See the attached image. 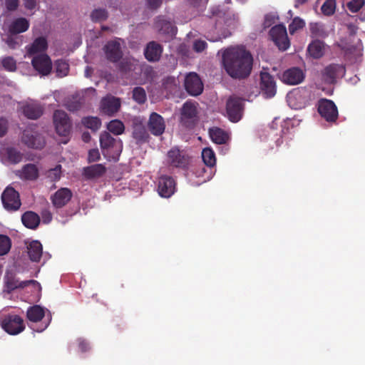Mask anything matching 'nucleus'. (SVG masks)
Instances as JSON below:
<instances>
[{
	"label": "nucleus",
	"instance_id": "1",
	"mask_svg": "<svg viewBox=\"0 0 365 365\" xmlns=\"http://www.w3.org/2000/svg\"><path fill=\"white\" fill-rule=\"evenodd\" d=\"M222 61L225 71L233 78L244 79L251 73L253 58L250 52L242 46L225 49Z\"/></svg>",
	"mask_w": 365,
	"mask_h": 365
},
{
	"label": "nucleus",
	"instance_id": "2",
	"mask_svg": "<svg viewBox=\"0 0 365 365\" xmlns=\"http://www.w3.org/2000/svg\"><path fill=\"white\" fill-rule=\"evenodd\" d=\"M100 145L103 154L113 159L117 158L122 152L123 143L113 138L110 133L103 132L100 135Z\"/></svg>",
	"mask_w": 365,
	"mask_h": 365
},
{
	"label": "nucleus",
	"instance_id": "3",
	"mask_svg": "<svg viewBox=\"0 0 365 365\" xmlns=\"http://www.w3.org/2000/svg\"><path fill=\"white\" fill-rule=\"evenodd\" d=\"M1 328L11 335H16L25 329L24 319L17 314H6L1 319Z\"/></svg>",
	"mask_w": 365,
	"mask_h": 365
},
{
	"label": "nucleus",
	"instance_id": "4",
	"mask_svg": "<svg viewBox=\"0 0 365 365\" xmlns=\"http://www.w3.org/2000/svg\"><path fill=\"white\" fill-rule=\"evenodd\" d=\"M4 282V291L7 294H11L17 289H24L29 285H33L35 288L40 287V284L34 279L19 281L16 274L11 272H6Z\"/></svg>",
	"mask_w": 365,
	"mask_h": 365
},
{
	"label": "nucleus",
	"instance_id": "5",
	"mask_svg": "<svg viewBox=\"0 0 365 365\" xmlns=\"http://www.w3.org/2000/svg\"><path fill=\"white\" fill-rule=\"evenodd\" d=\"M244 110L243 99L235 96H230L226 104V111L229 119L234 123L238 122Z\"/></svg>",
	"mask_w": 365,
	"mask_h": 365
},
{
	"label": "nucleus",
	"instance_id": "6",
	"mask_svg": "<svg viewBox=\"0 0 365 365\" xmlns=\"http://www.w3.org/2000/svg\"><path fill=\"white\" fill-rule=\"evenodd\" d=\"M53 123L56 133L61 136H68L71 130V122L68 114L61 110L53 113Z\"/></svg>",
	"mask_w": 365,
	"mask_h": 365
},
{
	"label": "nucleus",
	"instance_id": "7",
	"mask_svg": "<svg viewBox=\"0 0 365 365\" xmlns=\"http://www.w3.org/2000/svg\"><path fill=\"white\" fill-rule=\"evenodd\" d=\"M269 36L274 44L281 51H286L290 46L286 27L282 24L273 26L269 31Z\"/></svg>",
	"mask_w": 365,
	"mask_h": 365
},
{
	"label": "nucleus",
	"instance_id": "8",
	"mask_svg": "<svg viewBox=\"0 0 365 365\" xmlns=\"http://www.w3.org/2000/svg\"><path fill=\"white\" fill-rule=\"evenodd\" d=\"M259 88L264 98H272L276 95V81L274 78L268 72H260Z\"/></svg>",
	"mask_w": 365,
	"mask_h": 365
},
{
	"label": "nucleus",
	"instance_id": "9",
	"mask_svg": "<svg viewBox=\"0 0 365 365\" xmlns=\"http://www.w3.org/2000/svg\"><path fill=\"white\" fill-rule=\"evenodd\" d=\"M4 207L8 211H16L21 205L19 194L14 188L7 187L1 195Z\"/></svg>",
	"mask_w": 365,
	"mask_h": 365
},
{
	"label": "nucleus",
	"instance_id": "10",
	"mask_svg": "<svg viewBox=\"0 0 365 365\" xmlns=\"http://www.w3.org/2000/svg\"><path fill=\"white\" fill-rule=\"evenodd\" d=\"M133 138L136 143L143 144L148 142L150 135L145 128L144 119L137 116L132 120Z\"/></svg>",
	"mask_w": 365,
	"mask_h": 365
},
{
	"label": "nucleus",
	"instance_id": "11",
	"mask_svg": "<svg viewBox=\"0 0 365 365\" xmlns=\"http://www.w3.org/2000/svg\"><path fill=\"white\" fill-rule=\"evenodd\" d=\"M318 112L328 122H334L338 118V110L331 100L321 99L319 101Z\"/></svg>",
	"mask_w": 365,
	"mask_h": 365
},
{
	"label": "nucleus",
	"instance_id": "12",
	"mask_svg": "<svg viewBox=\"0 0 365 365\" xmlns=\"http://www.w3.org/2000/svg\"><path fill=\"white\" fill-rule=\"evenodd\" d=\"M121 39H115L108 41L103 46V51L106 59L112 63L118 62L123 56L122 46L120 43Z\"/></svg>",
	"mask_w": 365,
	"mask_h": 365
},
{
	"label": "nucleus",
	"instance_id": "13",
	"mask_svg": "<svg viewBox=\"0 0 365 365\" xmlns=\"http://www.w3.org/2000/svg\"><path fill=\"white\" fill-rule=\"evenodd\" d=\"M168 162L172 167L185 168L189 163V158L184 150L178 147L172 148L168 152Z\"/></svg>",
	"mask_w": 365,
	"mask_h": 365
},
{
	"label": "nucleus",
	"instance_id": "14",
	"mask_svg": "<svg viewBox=\"0 0 365 365\" xmlns=\"http://www.w3.org/2000/svg\"><path fill=\"white\" fill-rule=\"evenodd\" d=\"M31 64L34 68L41 76H48L52 70V61L46 53H41L33 57Z\"/></svg>",
	"mask_w": 365,
	"mask_h": 365
},
{
	"label": "nucleus",
	"instance_id": "15",
	"mask_svg": "<svg viewBox=\"0 0 365 365\" xmlns=\"http://www.w3.org/2000/svg\"><path fill=\"white\" fill-rule=\"evenodd\" d=\"M184 86L187 92L193 96H199L203 91V83L196 73H190L185 76Z\"/></svg>",
	"mask_w": 365,
	"mask_h": 365
},
{
	"label": "nucleus",
	"instance_id": "16",
	"mask_svg": "<svg viewBox=\"0 0 365 365\" xmlns=\"http://www.w3.org/2000/svg\"><path fill=\"white\" fill-rule=\"evenodd\" d=\"M21 141L29 148L41 149L45 145L43 137L30 128L24 130Z\"/></svg>",
	"mask_w": 365,
	"mask_h": 365
},
{
	"label": "nucleus",
	"instance_id": "17",
	"mask_svg": "<svg viewBox=\"0 0 365 365\" xmlns=\"http://www.w3.org/2000/svg\"><path fill=\"white\" fill-rule=\"evenodd\" d=\"M147 126L148 130L154 136L163 135L165 130V121L162 115L156 112H152L150 114Z\"/></svg>",
	"mask_w": 365,
	"mask_h": 365
},
{
	"label": "nucleus",
	"instance_id": "18",
	"mask_svg": "<svg viewBox=\"0 0 365 365\" xmlns=\"http://www.w3.org/2000/svg\"><path fill=\"white\" fill-rule=\"evenodd\" d=\"M176 182L173 178L162 175L158 179V192L162 197L168 198L175 192Z\"/></svg>",
	"mask_w": 365,
	"mask_h": 365
},
{
	"label": "nucleus",
	"instance_id": "19",
	"mask_svg": "<svg viewBox=\"0 0 365 365\" xmlns=\"http://www.w3.org/2000/svg\"><path fill=\"white\" fill-rule=\"evenodd\" d=\"M303 71L298 67H292L284 71L282 76V81L287 85H297L304 79Z\"/></svg>",
	"mask_w": 365,
	"mask_h": 365
},
{
	"label": "nucleus",
	"instance_id": "20",
	"mask_svg": "<svg viewBox=\"0 0 365 365\" xmlns=\"http://www.w3.org/2000/svg\"><path fill=\"white\" fill-rule=\"evenodd\" d=\"M155 26L160 34L164 35L169 38H173L177 34V27L172 21L168 20L164 16L158 17Z\"/></svg>",
	"mask_w": 365,
	"mask_h": 365
},
{
	"label": "nucleus",
	"instance_id": "21",
	"mask_svg": "<svg viewBox=\"0 0 365 365\" xmlns=\"http://www.w3.org/2000/svg\"><path fill=\"white\" fill-rule=\"evenodd\" d=\"M72 195L73 194L70 189L62 187L51 197V200L55 207L61 208L71 200Z\"/></svg>",
	"mask_w": 365,
	"mask_h": 365
},
{
	"label": "nucleus",
	"instance_id": "22",
	"mask_svg": "<svg viewBox=\"0 0 365 365\" xmlns=\"http://www.w3.org/2000/svg\"><path fill=\"white\" fill-rule=\"evenodd\" d=\"M163 51V46L160 43L156 41H150L145 48L144 55L148 61L156 62L160 60Z\"/></svg>",
	"mask_w": 365,
	"mask_h": 365
},
{
	"label": "nucleus",
	"instance_id": "23",
	"mask_svg": "<svg viewBox=\"0 0 365 365\" xmlns=\"http://www.w3.org/2000/svg\"><path fill=\"white\" fill-rule=\"evenodd\" d=\"M197 116L195 106L191 102H185L182 108L181 121L186 126H190Z\"/></svg>",
	"mask_w": 365,
	"mask_h": 365
},
{
	"label": "nucleus",
	"instance_id": "24",
	"mask_svg": "<svg viewBox=\"0 0 365 365\" xmlns=\"http://www.w3.org/2000/svg\"><path fill=\"white\" fill-rule=\"evenodd\" d=\"M106 172V168L103 164H94L83 168L82 175L86 180L101 178Z\"/></svg>",
	"mask_w": 365,
	"mask_h": 365
},
{
	"label": "nucleus",
	"instance_id": "25",
	"mask_svg": "<svg viewBox=\"0 0 365 365\" xmlns=\"http://www.w3.org/2000/svg\"><path fill=\"white\" fill-rule=\"evenodd\" d=\"M120 101L119 98L115 97H107L101 101V108L106 115H112L119 110Z\"/></svg>",
	"mask_w": 365,
	"mask_h": 365
},
{
	"label": "nucleus",
	"instance_id": "26",
	"mask_svg": "<svg viewBox=\"0 0 365 365\" xmlns=\"http://www.w3.org/2000/svg\"><path fill=\"white\" fill-rule=\"evenodd\" d=\"M30 26L29 21L24 17L15 19L9 24L8 31L11 35H16L26 31Z\"/></svg>",
	"mask_w": 365,
	"mask_h": 365
},
{
	"label": "nucleus",
	"instance_id": "27",
	"mask_svg": "<svg viewBox=\"0 0 365 365\" xmlns=\"http://www.w3.org/2000/svg\"><path fill=\"white\" fill-rule=\"evenodd\" d=\"M48 48V42L45 37L36 38L33 43L26 46L28 56H34L38 53L44 52Z\"/></svg>",
	"mask_w": 365,
	"mask_h": 365
},
{
	"label": "nucleus",
	"instance_id": "28",
	"mask_svg": "<svg viewBox=\"0 0 365 365\" xmlns=\"http://www.w3.org/2000/svg\"><path fill=\"white\" fill-rule=\"evenodd\" d=\"M24 115L29 119L36 120L43 113L42 106L38 103H27L23 106Z\"/></svg>",
	"mask_w": 365,
	"mask_h": 365
},
{
	"label": "nucleus",
	"instance_id": "29",
	"mask_svg": "<svg viewBox=\"0 0 365 365\" xmlns=\"http://www.w3.org/2000/svg\"><path fill=\"white\" fill-rule=\"evenodd\" d=\"M28 255L32 262H39L43 252L41 243L38 240H33L27 246Z\"/></svg>",
	"mask_w": 365,
	"mask_h": 365
},
{
	"label": "nucleus",
	"instance_id": "30",
	"mask_svg": "<svg viewBox=\"0 0 365 365\" xmlns=\"http://www.w3.org/2000/svg\"><path fill=\"white\" fill-rule=\"evenodd\" d=\"M44 317L45 311L43 308L39 305H34L27 309L26 317L31 323H38L41 322Z\"/></svg>",
	"mask_w": 365,
	"mask_h": 365
},
{
	"label": "nucleus",
	"instance_id": "31",
	"mask_svg": "<svg viewBox=\"0 0 365 365\" xmlns=\"http://www.w3.org/2000/svg\"><path fill=\"white\" fill-rule=\"evenodd\" d=\"M21 221L25 227L34 230L40 223V217L36 213L28 211L22 215Z\"/></svg>",
	"mask_w": 365,
	"mask_h": 365
},
{
	"label": "nucleus",
	"instance_id": "32",
	"mask_svg": "<svg viewBox=\"0 0 365 365\" xmlns=\"http://www.w3.org/2000/svg\"><path fill=\"white\" fill-rule=\"evenodd\" d=\"M210 136L216 144H225L229 140V135L222 129L215 127L210 129Z\"/></svg>",
	"mask_w": 365,
	"mask_h": 365
},
{
	"label": "nucleus",
	"instance_id": "33",
	"mask_svg": "<svg viewBox=\"0 0 365 365\" xmlns=\"http://www.w3.org/2000/svg\"><path fill=\"white\" fill-rule=\"evenodd\" d=\"M21 178L28 180H35L38 177V170L34 164H26L21 171Z\"/></svg>",
	"mask_w": 365,
	"mask_h": 365
},
{
	"label": "nucleus",
	"instance_id": "34",
	"mask_svg": "<svg viewBox=\"0 0 365 365\" xmlns=\"http://www.w3.org/2000/svg\"><path fill=\"white\" fill-rule=\"evenodd\" d=\"M309 30L311 33V36L314 38H324L328 35L324 25L321 23H310Z\"/></svg>",
	"mask_w": 365,
	"mask_h": 365
},
{
	"label": "nucleus",
	"instance_id": "35",
	"mask_svg": "<svg viewBox=\"0 0 365 365\" xmlns=\"http://www.w3.org/2000/svg\"><path fill=\"white\" fill-rule=\"evenodd\" d=\"M324 44L319 40L313 41L309 46L307 51L311 56L314 58H319L323 56Z\"/></svg>",
	"mask_w": 365,
	"mask_h": 365
},
{
	"label": "nucleus",
	"instance_id": "36",
	"mask_svg": "<svg viewBox=\"0 0 365 365\" xmlns=\"http://www.w3.org/2000/svg\"><path fill=\"white\" fill-rule=\"evenodd\" d=\"M5 155L9 162L16 164L21 161L22 154L15 148H7L5 149Z\"/></svg>",
	"mask_w": 365,
	"mask_h": 365
},
{
	"label": "nucleus",
	"instance_id": "37",
	"mask_svg": "<svg viewBox=\"0 0 365 365\" xmlns=\"http://www.w3.org/2000/svg\"><path fill=\"white\" fill-rule=\"evenodd\" d=\"M338 68L339 67L336 65L327 66L323 72L324 81L329 83H333L336 81Z\"/></svg>",
	"mask_w": 365,
	"mask_h": 365
},
{
	"label": "nucleus",
	"instance_id": "38",
	"mask_svg": "<svg viewBox=\"0 0 365 365\" xmlns=\"http://www.w3.org/2000/svg\"><path fill=\"white\" fill-rule=\"evenodd\" d=\"M54 65L57 77L63 78L68 75L69 71V65L65 60L58 59L55 61Z\"/></svg>",
	"mask_w": 365,
	"mask_h": 365
},
{
	"label": "nucleus",
	"instance_id": "39",
	"mask_svg": "<svg viewBox=\"0 0 365 365\" xmlns=\"http://www.w3.org/2000/svg\"><path fill=\"white\" fill-rule=\"evenodd\" d=\"M202 158L204 163L209 167H212L216 163V158L214 151L209 148H205L202 151Z\"/></svg>",
	"mask_w": 365,
	"mask_h": 365
},
{
	"label": "nucleus",
	"instance_id": "40",
	"mask_svg": "<svg viewBox=\"0 0 365 365\" xmlns=\"http://www.w3.org/2000/svg\"><path fill=\"white\" fill-rule=\"evenodd\" d=\"M82 124L92 130L96 131L100 128L101 122L97 117H85L82 119Z\"/></svg>",
	"mask_w": 365,
	"mask_h": 365
},
{
	"label": "nucleus",
	"instance_id": "41",
	"mask_svg": "<svg viewBox=\"0 0 365 365\" xmlns=\"http://www.w3.org/2000/svg\"><path fill=\"white\" fill-rule=\"evenodd\" d=\"M107 128L110 133L118 135L122 134L124 132L125 126L120 120H113L108 124Z\"/></svg>",
	"mask_w": 365,
	"mask_h": 365
},
{
	"label": "nucleus",
	"instance_id": "42",
	"mask_svg": "<svg viewBox=\"0 0 365 365\" xmlns=\"http://www.w3.org/2000/svg\"><path fill=\"white\" fill-rule=\"evenodd\" d=\"M133 99L138 104H143L147 100L145 91L142 87H135L133 90Z\"/></svg>",
	"mask_w": 365,
	"mask_h": 365
},
{
	"label": "nucleus",
	"instance_id": "43",
	"mask_svg": "<svg viewBox=\"0 0 365 365\" xmlns=\"http://www.w3.org/2000/svg\"><path fill=\"white\" fill-rule=\"evenodd\" d=\"M11 247V239L4 235H0V256L6 255Z\"/></svg>",
	"mask_w": 365,
	"mask_h": 365
},
{
	"label": "nucleus",
	"instance_id": "44",
	"mask_svg": "<svg viewBox=\"0 0 365 365\" xmlns=\"http://www.w3.org/2000/svg\"><path fill=\"white\" fill-rule=\"evenodd\" d=\"M336 1L326 0L321 7L322 12L325 16H331L335 12Z\"/></svg>",
	"mask_w": 365,
	"mask_h": 365
},
{
	"label": "nucleus",
	"instance_id": "45",
	"mask_svg": "<svg viewBox=\"0 0 365 365\" xmlns=\"http://www.w3.org/2000/svg\"><path fill=\"white\" fill-rule=\"evenodd\" d=\"M341 49L344 51L345 56L350 60L356 58L357 56L360 55V50L356 46H344Z\"/></svg>",
	"mask_w": 365,
	"mask_h": 365
},
{
	"label": "nucleus",
	"instance_id": "46",
	"mask_svg": "<svg viewBox=\"0 0 365 365\" xmlns=\"http://www.w3.org/2000/svg\"><path fill=\"white\" fill-rule=\"evenodd\" d=\"M1 65L4 68L8 71H15L16 70V62L11 56H6L2 58Z\"/></svg>",
	"mask_w": 365,
	"mask_h": 365
},
{
	"label": "nucleus",
	"instance_id": "47",
	"mask_svg": "<svg viewBox=\"0 0 365 365\" xmlns=\"http://www.w3.org/2000/svg\"><path fill=\"white\" fill-rule=\"evenodd\" d=\"M163 87L169 93L174 91L177 87L176 79L173 76H168L163 80Z\"/></svg>",
	"mask_w": 365,
	"mask_h": 365
},
{
	"label": "nucleus",
	"instance_id": "48",
	"mask_svg": "<svg viewBox=\"0 0 365 365\" xmlns=\"http://www.w3.org/2000/svg\"><path fill=\"white\" fill-rule=\"evenodd\" d=\"M91 17L93 21H103L108 18V11L105 9H96L92 11Z\"/></svg>",
	"mask_w": 365,
	"mask_h": 365
},
{
	"label": "nucleus",
	"instance_id": "49",
	"mask_svg": "<svg viewBox=\"0 0 365 365\" xmlns=\"http://www.w3.org/2000/svg\"><path fill=\"white\" fill-rule=\"evenodd\" d=\"M365 6V0H351L346 4V7L351 13H357Z\"/></svg>",
	"mask_w": 365,
	"mask_h": 365
},
{
	"label": "nucleus",
	"instance_id": "50",
	"mask_svg": "<svg viewBox=\"0 0 365 365\" xmlns=\"http://www.w3.org/2000/svg\"><path fill=\"white\" fill-rule=\"evenodd\" d=\"M305 26L304 20L299 17H295L289 25V31L291 34H294L297 30L302 29Z\"/></svg>",
	"mask_w": 365,
	"mask_h": 365
},
{
	"label": "nucleus",
	"instance_id": "51",
	"mask_svg": "<svg viewBox=\"0 0 365 365\" xmlns=\"http://www.w3.org/2000/svg\"><path fill=\"white\" fill-rule=\"evenodd\" d=\"M61 165H56L54 168L50 169L47 172V178L51 181L58 180L61 178Z\"/></svg>",
	"mask_w": 365,
	"mask_h": 365
},
{
	"label": "nucleus",
	"instance_id": "52",
	"mask_svg": "<svg viewBox=\"0 0 365 365\" xmlns=\"http://www.w3.org/2000/svg\"><path fill=\"white\" fill-rule=\"evenodd\" d=\"M19 0H5V6L8 11L13 12L17 10Z\"/></svg>",
	"mask_w": 365,
	"mask_h": 365
},
{
	"label": "nucleus",
	"instance_id": "53",
	"mask_svg": "<svg viewBox=\"0 0 365 365\" xmlns=\"http://www.w3.org/2000/svg\"><path fill=\"white\" fill-rule=\"evenodd\" d=\"M9 122L6 118L0 117V137L4 136L8 130Z\"/></svg>",
	"mask_w": 365,
	"mask_h": 365
},
{
	"label": "nucleus",
	"instance_id": "54",
	"mask_svg": "<svg viewBox=\"0 0 365 365\" xmlns=\"http://www.w3.org/2000/svg\"><path fill=\"white\" fill-rule=\"evenodd\" d=\"M207 48V43L205 41L197 40L193 43V49L196 52H202Z\"/></svg>",
	"mask_w": 365,
	"mask_h": 365
},
{
	"label": "nucleus",
	"instance_id": "55",
	"mask_svg": "<svg viewBox=\"0 0 365 365\" xmlns=\"http://www.w3.org/2000/svg\"><path fill=\"white\" fill-rule=\"evenodd\" d=\"M100 153L98 149H91L88 152V161L89 163L97 161L100 159Z\"/></svg>",
	"mask_w": 365,
	"mask_h": 365
},
{
	"label": "nucleus",
	"instance_id": "56",
	"mask_svg": "<svg viewBox=\"0 0 365 365\" xmlns=\"http://www.w3.org/2000/svg\"><path fill=\"white\" fill-rule=\"evenodd\" d=\"M66 106L68 110L74 112L78 110L81 108V104L78 101H68Z\"/></svg>",
	"mask_w": 365,
	"mask_h": 365
},
{
	"label": "nucleus",
	"instance_id": "57",
	"mask_svg": "<svg viewBox=\"0 0 365 365\" xmlns=\"http://www.w3.org/2000/svg\"><path fill=\"white\" fill-rule=\"evenodd\" d=\"M23 4L26 9L32 11L38 6L37 0H23Z\"/></svg>",
	"mask_w": 365,
	"mask_h": 365
},
{
	"label": "nucleus",
	"instance_id": "58",
	"mask_svg": "<svg viewBox=\"0 0 365 365\" xmlns=\"http://www.w3.org/2000/svg\"><path fill=\"white\" fill-rule=\"evenodd\" d=\"M275 21V17L274 15L268 14H266L264 16V22H263V26L264 29L269 28L271 26Z\"/></svg>",
	"mask_w": 365,
	"mask_h": 365
},
{
	"label": "nucleus",
	"instance_id": "59",
	"mask_svg": "<svg viewBox=\"0 0 365 365\" xmlns=\"http://www.w3.org/2000/svg\"><path fill=\"white\" fill-rule=\"evenodd\" d=\"M51 319H49L47 322H43L40 325L36 327L34 325H31V328L37 332H41L44 331L48 326Z\"/></svg>",
	"mask_w": 365,
	"mask_h": 365
},
{
	"label": "nucleus",
	"instance_id": "60",
	"mask_svg": "<svg viewBox=\"0 0 365 365\" xmlns=\"http://www.w3.org/2000/svg\"><path fill=\"white\" fill-rule=\"evenodd\" d=\"M163 3V0H147L148 6L150 9H158Z\"/></svg>",
	"mask_w": 365,
	"mask_h": 365
},
{
	"label": "nucleus",
	"instance_id": "61",
	"mask_svg": "<svg viewBox=\"0 0 365 365\" xmlns=\"http://www.w3.org/2000/svg\"><path fill=\"white\" fill-rule=\"evenodd\" d=\"M119 69L122 72L127 73L131 70V64L127 61H123L119 64Z\"/></svg>",
	"mask_w": 365,
	"mask_h": 365
},
{
	"label": "nucleus",
	"instance_id": "62",
	"mask_svg": "<svg viewBox=\"0 0 365 365\" xmlns=\"http://www.w3.org/2000/svg\"><path fill=\"white\" fill-rule=\"evenodd\" d=\"M78 349L81 352H86L89 350V344L88 343L83 340V339H79L78 340Z\"/></svg>",
	"mask_w": 365,
	"mask_h": 365
},
{
	"label": "nucleus",
	"instance_id": "63",
	"mask_svg": "<svg viewBox=\"0 0 365 365\" xmlns=\"http://www.w3.org/2000/svg\"><path fill=\"white\" fill-rule=\"evenodd\" d=\"M6 44L11 48H15L18 44L17 41L12 36H9L6 40Z\"/></svg>",
	"mask_w": 365,
	"mask_h": 365
},
{
	"label": "nucleus",
	"instance_id": "64",
	"mask_svg": "<svg viewBox=\"0 0 365 365\" xmlns=\"http://www.w3.org/2000/svg\"><path fill=\"white\" fill-rule=\"evenodd\" d=\"M346 27H347V30L350 35L356 34V33L359 29L356 24H352V23L347 24Z\"/></svg>",
	"mask_w": 365,
	"mask_h": 365
}]
</instances>
